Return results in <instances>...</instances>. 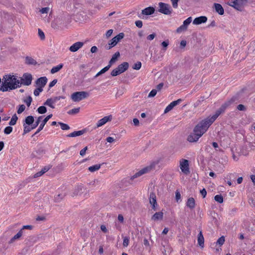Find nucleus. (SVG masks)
<instances>
[{
  "label": "nucleus",
  "mask_w": 255,
  "mask_h": 255,
  "mask_svg": "<svg viewBox=\"0 0 255 255\" xmlns=\"http://www.w3.org/2000/svg\"><path fill=\"white\" fill-rule=\"evenodd\" d=\"M129 239L128 237H125L124 238L123 240V246L125 247H127L129 244Z\"/></svg>",
  "instance_id": "49530a36"
},
{
  "label": "nucleus",
  "mask_w": 255,
  "mask_h": 255,
  "mask_svg": "<svg viewBox=\"0 0 255 255\" xmlns=\"http://www.w3.org/2000/svg\"><path fill=\"white\" fill-rule=\"evenodd\" d=\"M44 151L43 149L42 148H40L36 151V155L34 154V155L35 157L40 158V156H41L44 154Z\"/></svg>",
  "instance_id": "c9c22d12"
},
{
  "label": "nucleus",
  "mask_w": 255,
  "mask_h": 255,
  "mask_svg": "<svg viewBox=\"0 0 255 255\" xmlns=\"http://www.w3.org/2000/svg\"><path fill=\"white\" fill-rule=\"evenodd\" d=\"M52 115H49L47 116L41 122V123L40 124L39 127H38L37 131L34 133V135L38 133L39 132H40L44 128L45 125L46 124V123L48 122V121L52 117Z\"/></svg>",
  "instance_id": "6ab92c4d"
},
{
  "label": "nucleus",
  "mask_w": 255,
  "mask_h": 255,
  "mask_svg": "<svg viewBox=\"0 0 255 255\" xmlns=\"http://www.w3.org/2000/svg\"><path fill=\"white\" fill-rule=\"evenodd\" d=\"M42 116H40L37 118L35 123L32 125L31 128H35L38 126V125L40 123L41 119H42Z\"/></svg>",
  "instance_id": "4c0bfd02"
},
{
  "label": "nucleus",
  "mask_w": 255,
  "mask_h": 255,
  "mask_svg": "<svg viewBox=\"0 0 255 255\" xmlns=\"http://www.w3.org/2000/svg\"><path fill=\"white\" fill-rule=\"evenodd\" d=\"M17 119H18V118H17L16 115V114H14L12 116V117L10 122H9V125L10 126H14V125H15L16 124V123Z\"/></svg>",
  "instance_id": "2f4dec72"
},
{
  "label": "nucleus",
  "mask_w": 255,
  "mask_h": 255,
  "mask_svg": "<svg viewBox=\"0 0 255 255\" xmlns=\"http://www.w3.org/2000/svg\"><path fill=\"white\" fill-rule=\"evenodd\" d=\"M248 3L247 0H231L228 4L238 10L242 11L243 7Z\"/></svg>",
  "instance_id": "39448f33"
},
{
  "label": "nucleus",
  "mask_w": 255,
  "mask_h": 255,
  "mask_svg": "<svg viewBox=\"0 0 255 255\" xmlns=\"http://www.w3.org/2000/svg\"><path fill=\"white\" fill-rule=\"evenodd\" d=\"M101 167V164H95L93 166H90L88 168V170L91 172H94L98 170Z\"/></svg>",
  "instance_id": "7c9ffc66"
},
{
  "label": "nucleus",
  "mask_w": 255,
  "mask_h": 255,
  "mask_svg": "<svg viewBox=\"0 0 255 255\" xmlns=\"http://www.w3.org/2000/svg\"><path fill=\"white\" fill-rule=\"evenodd\" d=\"M125 36L124 33H120L117 36L113 38L108 43V45H106V48L107 49H110L114 46H116L117 44Z\"/></svg>",
  "instance_id": "1a4fd4ad"
},
{
  "label": "nucleus",
  "mask_w": 255,
  "mask_h": 255,
  "mask_svg": "<svg viewBox=\"0 0 255 255\" xmlns=\"http://www.w3.org/2000/svg\"><path fill=\"white\" fill-rule=\"evenodd\" d=\"M225 241L224 237L222 236L218 239L217 241L215 243L221 246L224 244Z\"/></svg>",
  "instance_id": "ea45409f"
},
{
  "label": "nucleus",
  "mask_w": 255,
  "mask_h": 255,
  "mask_svg": "<svg viewBox=\"0 0 255 255\" xmlns=\"http://www.w3.org/2000/svg\"><path fill=\"white\" fill-rule=\"evenodd\" d=\"M110 65H108L104 68H103L100 72H99L95 76V77H97V76H99L100 75L103 74L105 73L106 71H107L109 68H110Z\"/></svg>",
  "instance_id": "72a5a7b5"
},
{
  "label": "nucleus",
  "mask_w": 255,
  "mask_h": 255,
  "mask_svg": "<svg viewBox=\"0 0 255 255\" xmlns=\"http://www.w3.org/2000/svg\"><path fill=\"white\" fill-rule=\"evenodd\" d=\"M212 124L207 118L201 121L194 128L193 132L188 135L187 140L190 142L197 141Z\"/></svg>",
  "instance_id": "f257e3e1"
},
{
  "label": "nucleus",
  "mask_w": 255,
  "mask_h": 255,
  "mask_svg": "<svg viewBox=\"0 0 255 255\" xmlns=\"http://www.w3.org/2000/svg\"><path fill=\"white\" fill-rule=\"evenodd\" d=\"M12 128L10 126L6 127L4 129V133L6 134H9L12 132Z\"/></svg>",
  "instance_id": "37998d69"
},
{
  "label": "nucleus",
  "mask_w": 255,
  "mask_h": 255,
  "mask_svg": "<svg viewBox=\"0 0 255 255\" xmlns=\"http://www.w3.org/2000/svg\"><path fill=\"white\" fill-rule=\"evenodd\" d=\"M37 111L39 114H43L46 112L47 110L45 107L40 106L37 109Z\"/></svg>",
  "instance_id": "58836bf2"
},
{
  "label": "nucleus",
  "mask_w": 255,
  "mask_h": 255,
  "mask_svg": "<svg viewBox=\"0 0 255 255\" xmlns=\"http://www.w3.org/2000/svg\"><path fill=\"white\" fill-rule=\"evenodd\" d=\"M163 86V84L161 83L156 86L155 89H156L157 91H159L162 88Z\"/></svg>",
  "instance_id": "774afa93"
},
{
  "label": "nucleus",
  "mask_w": 255,
  "mask_h": 255,
  "mask_svg": "<svg viewBox=\"0 0 255 255\" xmlns=\"http://www.w3.org/2000/svg\"><path fill=\"white\" fill-rule=\"evenodd\" d=\"M214 8L216 11L220 15H223L224 13V10L223 6L219 3H215Z\"/></svg>",
  "instance_id": "b1692460"
},
{
  "label": "nucleus",
  "mask_w": 255,
  "mask_h": 255,
  "mask_svg": "<svg viewBox=\"0 0 255 255\" xmlns=\"http://www.w3.org/2000/svg\"><path fill=\"white\" fill-rule=\"evenodd\" d=\"M237 109L239 111H244L246 110V107L242 104H240L237 106Z\"/></svg>",
  "instance_id": "13d9d810"
},
{
  "label": "nucleus",
  "mask_w": 255,
  "mask_h": 255,
  "mask_svg": "<svg viewBox=\"0 0 255 255\" xmlns=\"http://www.w3.org/2000/svg\"><path fill=\"white\" fill-rule=\"evenodd\" d=\"M179 0H171L172 6L174 8H177L178 7V1Z\"/></svg>",
  "instance_id": "864d4df0"
},
{
  "label": "nucleus",
  "mask_w": 255,
  "mask_h": 255,
  "mask_svg": "<svg viewBox=\"0 0 255 255\" xmlns=\"http://www.w3.org/2000/svg\"><path fill=\"white\" fill-rule=\"evenodd\" d=\"M22 229H21L12 238L10 241V243H12L14 240H17L22 235Z\"/></svg>",
  "instance_id": "c756f323"
},
{
  "label": "nucleus",
  "mask_w": 255,
  "mask_h": 255,
  "mask_svg": "<svg viewBox=\"0 0 255 255\" xmlns=\"http://www.w3.org/2000/svg\"><path fill=\"white\" fill-rule=\"evenodd\" d=\"M141 67V63L140 62H137L134 64L133 68L135 70H139Z\"/></svg>",
  "instance_id": "09e8293b"
},
{
  "label": "nucleus",
  "mask_w": 255,
  "mask_h": 255,
  "mask_svg": "<svg viewBox=\"0 0 255 255\" xmlns=\"http://www.w3.org/2000/svg\"><path fill=\"white\" fill-rule=\"evenodd\" d=\"M63 67V64H60L57 65L56 66L53 67L51 69V71H50L51 73L54 74V73L58 72L59 70H60Z\"/></svg>",
  "instance_id": "bb28decb"
},
{
  "label": "nucleus",
  "mask_w": 255,
  "mask_h": 255,
  "mask_svg": "<svg viewBox=\"0 0 255 255\" xmlns=\"http://www.w3.org/2000/svg\"><path fill=\"white\" fill-rule=\"evenodd\" d=\"M158 11L164 14L169 15L171 13L172 9L169 4L163 2L159 3Z\"/></svg>",
  "instance_id": "9d476101"
},
{
  "label": "nucleus",
  "mask_w": 255,
  "mask_h": 255,
  "mask_svg": "<svg viewBox=\"0 0 255 255\" xmlns=\"http://www.w3.org/2000/svg\"><path fill=\"white\" fill-rule=\"evenodd\" d=\"M163 213L162 212H156L152 217L151 220L156 221L163 219Z\"/></svg>",
  "instance_id": "4be33fe9"
},
{
  "label": "nucleus",
  "mask_w": 255,
  "mask_h": 255,
  "mask_svg": "<svg viewBox=\"0 0 255 255\" xmlns=\"http://www.w3.org/2000/svg\"><path fill=\"white\" fill-rule=\"evenodd\" d=\"M84 45L83 42H77L75 43H74L72 45H71L70 48L69 50L71 52H76L78 51L80 48H81Z\"/></svg>",
  "instance_id": "aec40b11"
},
{
  "label": "nucleus",
  "mask_w": 255,
  "mask_h": 255,
  "mask_svg": "<svg viewBox=\"0 0 255 255\" xmlns=\"http://www.w3.org/2000/svg\"><path fill=\"white\" fill-rule=\"evenodd\" d=\"M157 164L155 162H153L150 164L149 165L141 169H140L138 172H136L131 177V179H135L137 177H138L144 174L147 173L149 172L152 169H153L155 165Z\"/></svg>",
  "instance_id": "20e7f679"
},
{
  "label": "nucleus",
  "mask_w": 255,
  "mask_h": 255,
  "mask_svg": "<svg viewBox=\"0 0 255 255\" xmlns=\"http://www.w3.org/2000/svg\"><path fill=\"white\" fill-rule=\"evenodd\" d=\"M32 98L29 96L26 99H25L24 100V103L26 104V105L28 107H29L31 104V103L32 102Z\"/></svg>",
  "instance_id": "3c124183"
},
{
  "label": "nucleus",
  "mask_w": 255,
  "mask_h": 255,
  "mask_svg": "<svg viewBox=\"0 0 255 255\" xmlns=\"http://www.w3.org/2000/svg\"><path fill=\"white\" fill-rule=\"evenodd\" d=\"M236 98L233 97L231 98L230 100L225 103L223 105L221 106V107L216 111L215 114L213 115L212 117H209L207 118L210 122V123H213V122L217 119V118L223 113L226 108L231 105L233 102H234L236 100Z\"/></svg>",
  "instance_id": "f03ea898"
},
{
  "label": "nucleus",
  "mask_w": 255,
  "mask_h": 255,
  "mask_svg": "<svg viewBox=\"0 0 255 255\" xmlns=\"http://www.w3.org/2000/svg\"><path fill=\"white\" fill-rule=\"evenodd\" d=\"M149 203L152 205V208L153 210H156L157 203L156 202V197L155 194L153 192H151L149 195Z\"/></svg>",
  "instance_id": "4468645a"
},
{
  "label": "nucleus",
  "mask_w": 255,
  "mask_h": 255,
  "mask_svg": "<svg viewBox=\"0 0 255 255\" xmlns=\"http://www.w3.org/2000/svg\"><path fill=\"white\" fill-rule=\"evenodd\" d=\"M87 150V146L84 147L82 150H81V151H80V155H81L82 156H84L85 155L86 151Z\"/></svg>",
  "instance_id": "e2e57ef3"
},
{
  "label": "nucleus",
  "mask_w": 255,
  "mask_h": 255,
  "mask_svg": "<svg viewBox=\"0 0 255 255\" xmlns=\"http://www.w3.org/2000/svg\"><path fill=\"white\" fill-rule=\"evenodd\" d=\"M186 44H187V42H186V40H182L181 42H180V47L181 48H184L186 45Z\"/></svg>",
  "instance_id": "338daca9"
},
{
  "label": "nucleus",
  "mask_w": 255,
  "mask_h": 255,
  "mask_svg": "<svg viewBox=\"0 0 255 255\" xmlns=\"http://www.w3.org/2000/svg\"><path fill=\"white\" fill-rule=\"evenodd\" d=\"M80 111V108H74V109H72V110H69L67 113L69 115H73V114H77Z\"/></svg>",
  "instance_id": "a19ab883"
},
{
  "label": "nucleus",
  "mask_w": 255,
  "mask_h": 255,
  "mask_svg": "<svg viewBox=\"0 0 255 255\" xmlns=\"http://www.w3.org/2000/svg\"><path fill=\"white\" fill-rule=\"evenodd\" d=\"M49 10V8L48 7H45L42 8L40 10V12L41 13H47L48 12Z\"/></svg>",
  "instance_id": "5fc2aeb1"
},
{
  "label": "nucleus",
  "mask_w": 255,
  "mask_h": 255,
  "mask_svg": "<svg viewBox=\"0 0 255 255\" xmlns=\"http://www.w3.org/2000/svg\"><path fill=\"white\" fill-rule=\"evenodd\" d=\"M155 9L153 7L149 6L142 10L140 15L138 17L144 19L146 18L145 16L151 15L154 12Z\"/></svg>",
  "instance_id": "f8f14e48"
},
{
  "label": "nucleus",
  "mask_w": 255,
  "mask_h": 255,
  "mask_svg": "<svg viewBox=\"0 0 255 255\" xmlns=\"http://www.w3.org/2000/svg\"><path fill=\"white\" fill-rule=\"evenodd\" d=\"M38 35L41 39H44L45 38L44 32L40 29H38Z\"/></svg>",
  "instance_id": "6e6d98bb"
},
{
  "label": "nucleus",
  "mask_w": 255,
  "mask_h": 255,
  "mask_svg": "<svg viewBox=\"0 0 255 255\" xmlns=\"http://www.w3.org/2000/svg\"><path fill=\"white\" fill-rule=\"evenodd\" d=\"M112 119V115H109L108 116L104 117L103 118L99 120L97 123V128L100 127L105 124H106L107 122L111 121Z\"/></svg>",
  "instance_id": "dca6fc26"
},
{
  "label": "nucleus",
  "mask_w": 255,
  "mask_h": 255,
  "mask_svg": "<svg viewBox=\"0 0 255 255\" xmlns=\"http://www.w3.org/2000/svg\"><path fill=\"white\" fill-rule=\"evenodd\" d=\"M50 168V167L49 166H45L44 168H43L41 170L42 174H44L45 172H46L47 171H48L49 170Z\"/></svg>",
  "instance_id": "052dcab7"
},
{
  "label": "nucleus",
  "mask_w": 255,
  "mask_h": 255,
  "mask_svg": "<svg viewBox=\"0 0 255 255\" xmlns=\"http://www.w3.org/2000/svg\"><path fill=\"white\" fill-rule=\"evenodd\" d=\"M120 54L119 52H116L112 56V58L111 59L110 61H109V65H110V66L114 63L116 60H117L118 58L120 56Z\"/></svg>",
  "instance_id": "393cba45"
},
{
  "label": "nucleus",
  "mask_w": 255,
  "mask_h": 255,
  "mask_svg": "<svg viewBox=\"0 0 255 255\" xmlns=\"http://www.w3.org/2000/svg\"><path fill=\"white\" fill-rule=\"evenodd\" d=\"M84 132H85V130H84L74 131V132H73L70 133L69 135H68V136L76 137V136H80V135L83 134Z\"/></svg>",
  "instance_id": "a878e982"
},
{
  "label": "nucleus",
  "mask_w": 255,
  "mask_h": 255,
  "mask_svg": "<svg viewBox=\"0 0 255 255\" xmlns=\"http://www.w3.org/2000/svg\"><path fill=\"white\" fill-rule=\"evenodd\" d=\"M113 32V29L108 30L106 33V36L107 38H109V37H110L111 36V35L112 34Z\"/></svg>",
  "instance_id": "0e129e2a"
},
{
  "label": "nucleus",
  "mask_w": 255,
  "mask_h": 255,
  "mask_svg": "<svg viewBox=\"0 0 255 255\" xmlns=\"http://www.w3.org/2000/svg\"><path fill=\"white\" fill-rule=\"evenodd\" d=\"M17 78L20 80H32V76L31 74L28 73H24L22 77H18L16 75L9 74L4 75L2 80H17Z\"/></svg>",
  "instance_id": "0eeeda50"
},
{
  "label": "nucleus",
  "mask_w": 255,
  "mask_h": 255,
  "mask_svg": "<svg viewBox=\"0 0 255 255\" xmlns=\"http://www.w3.org/2000/svg\"><path fill=\"white\" fill-rule=\"evenodd\" d=\"M180 168L182 172L187 174L189 173V161L187 159H181L180 160Z\"/></svg>",
  "instance_id": "9b49d317"
},
{
  "label": "nucleus",
  "mask_w": 255,
  "mask_h": 255,
  "mask_svg": "<svg viewBox=\"0 0 255 255\" xmlns=\"http://www.w3.org/2000/svg\"><path fill=\"white\" fill-rule=\"evenodd\" d=\"M23 127H24V130H23L24 134L29 132L31 129H33V128H30L28 126L25 125V124H23Z\"/></svg>",
  "instance_id": "a18cd8bd"
},
{
  "label": "nucleus",
  "mask_w": 255,
  "mask_h": 255,
  "mask_svg": "<svg viewBox=\"0 0 255 255\" xmlns=\"http://www.w3.org/2000/svg\"><path fill=\"white\" fill-rule=\"evenodd\" d=\"M3 81L2 82L0 90L2 92L14 89L19 86V81Z\"/></svg>",
  "instance_id": "7ed1b4c3"
},
{
  "label": "nucleus",
  "mask_w": 255,
  "mask_h": 255,
  "mask_svg": "<svg viewBox=\"0 0 255 255\" xmlns=\"http://www.w3.org/2000/svg\"><path fill=\"white\" fill-rule=\"evenodd\" d=\"M47 81H36L35 86L41 89L46 84Z\"/></svg>",
  "instance_id": "473e14b6"
},
{
  "label": "nucleus",
  "mask_w": 255,
  "mask_h": 255,
  "mask_svg": "<svg viewBox=\"0 0 255 255\" xmlns=\"http://www.w3.org/2000/svg\"><path fill=\"white\" fill-rule=\"evenodd\" d=\"M182 101L181 99H178L176 101H174L170 103L165 109L164 113L165 114L168 113L169 111H170L171 110L173 109V108L181 103Z\"/></svg>",
  "instance_id": "f3484780"
},
{
  "label": "nucleus",
  "mask_w": 255,
  "mask_h": 255,
  "mask_svg": "<svg viewBox=\"0 0 255 255\" xmlns=\"http://www.w3.org/2000/svg\"><path fill=\"white\" fill-rule=\"evenodd\" d=\"M135 25L138 28H141L142 26V22L141 20H137L135 22Z\"/></svg>",
  "instance_id": "bf43d9fd"
},
{
  "label": "nucleus",
  "mask_w": 255,
  "mask_h": 255,
  "mask_svg": "<svg viewBox=\"0 0 255 255\" xmlns=\"http://www.w3.org/2000/svg\"><path fill=\"white\" fill-rule=\"evenodd\" d=\"M43 89L41 87H38L34 91V95L37 96L39 95L40 93L42 91Z\"/></svg>",
  "instance_id": "8fccbe9b"
},
{
  "label": "nucleus",
  "mask_w": 255,
  "mask_h": 255,
  "mask_svg": "<svg viewBox=\"0 0 255 255\" xmlns=\"http://www.w3.org/2000/svg\"><path fill=\"white\" fill-rule=\"evenodd\" d=\"M25 63L28 65H35L36 64V61L32 58L30 57H26L25 58Z\"/></svg>",
  "instance_id": "c85d7f7f"
},
{
  "label": "nucleus",
  "mask_w": 255,
  "mask_h": 255,
  "mask_svg": "<svg viewBox=\"0 0 255 255\" xmlns=\"http://www.w3.org/2000/svg\"><path fill=\"white\" fill-rule=\"evenodd\" d=\"M25 107L24 105H19L17 111V113L18 114L22 113L25 110Z\"/></svg>",
  "instance_id": "de8ad7c7"
},
{
  "label": "nucleus",
  "mask_w": 255,
  "mask_h": 255,
  "mask_svg": "<svg viewBox=\"0 0 255 255\" xmlns=\"http://www.w3.org/2000/svg\"><path fill=\"white\" fill-rule=\"evenodd\" d=\"M34 122V117L32 116H27L25 119V124L27 125H32Z\"/></svg>",
  "instance_id": "cd10ccee"
},
{
  "label": "nucleus",
  "mask_w": 255,
  "mask_h": 255,
  "mask_svg": "<svg viewBox=\"0 0 255 255\" xmlns=\"http://www.w3.org/2000/svg\"><path fill=\"white\" fill-rule=\"evenodd\" d=\"M89 96V94L85 91L76 92L73 93L71 96V98L73 101L75 102H79Z\"/></svg>",
  "instance_id": "6e6552de"
},
{
  "label": "nucleus",
  "mask_w": 255,
  "mask_h": 255,
  "mask_svg": "<svg viewBox=\"0 0 255 255\" xmlns=\"http://www.w3.org/2000/svg\"><path fill=\"white\" fill-rule=\"evenodd\" d=\"M128 66L129 64L128 62H123L111 72V75L116 76L124 72L128 69Z\"/></svg>",
  "instance_id": "423d86ee"
},
{
  "label": "nucleus",
  "mask_w": 255,
  "mask_h": 255,
  "mask_svg": "<svg viewBox=\"0 0 255 255\" xmlns=\"http://www.w3.org/2000/svg\"><path fill=\"white\" fill-rule=\"evenodd\" d=\"M207 21V17L205 16H201L195 18L193 21V24L195 25H199L203 23H205Z\"/></svg>",
  "instance_id": "a211bd4d"
},
{
  "label": "nucleus",
  "mask_w": 255,
  "mask_h": 255,
  "mask_svg": "<svg viewBox=\"0 0 255 255\" xmlns=\"http://www.w3.org/2000/svg\"><path fill=\"white\" fill-rule=\"evenodd\" d=\"M58 124L60 125L61 128L63 130H68L70 129V127L66 124L59 122Z\"/></svg>",
  "instance_id": "79ce46f5"
},
{
  "label": "nucleus",
  "mask_w": 255,
  "mask_h": 255,
  "mask_svg": "<svg viewBox=\"0 0 255 255\" xmlns=\"http://www.w3.org/2000/svg\"><path fill=\"white\" fill-rule=\"evenodd\" d=\"M186 204L187 207H189L191 209L194 208L195 206V201L194 199L192 197L188 198Z\"/></svg>",
  "instance_id": "5701e85b"
},
{
  "label": "nucleus",
  "mask_w": 255,
  "mask_h": 255,
  "mask_svg": "<svg viewBox=\"0 0 255 255\" xmlns=\"http://www.w3.org/2000/svg\"><path fill=\"white\" fill-rule=\"evenodd\" d=\"M156 36V34L155 33H152V34H149V35H148L147 36V39L148 40H152Z\"/></svg>",
  "instance_id": "4d7b16f0"
},
{
  "label": "nucleus",
  "mask_w": 255,
  "mask_h": 255,
  "mask_svg": "<svg viewBox=\"0 0 255 255\" xmlns=\"http://www.w3.org/2000/svg\"><path fill=\"white\" fill-rule=\"evenodd\" d=\"M192 21V17H189L186 20L183 21V24L179 26L176 29V31L178 33H180L183 31H185L187 29L188 25Z\"/></svg>",
  "instance_id": "ddd939ff"
},
{
  "label": "nucleus",
  "mask_w": 255,
  "mask_h": 255,
  "mask_svg": "<svg viewBox=\"0 0 255 255\" xmlns=\"http://www.w3.org/2000/svg\"><path fill=\"white\" fill-rule=\"evenodd\" d=\"M19 84H23L25 85H29L31 83V81H19Z\"/></svg>",
  "instance_id": "680f3d73"
},
{
  "label": "nucleus",
  "mask_w": 255,
  "mask_h": 255,
  "mask_svg": "<svg viewBox=\"0 0 255 255\" xmlns=\"http://www.w3.org/2000/svg\"><path fill=\"white\" fill-rule=\"evenodd\" d=\"M198 244L201 248H203L204 247V238L202 234L201 231H200L197 239Z\"/></svg>",
  "instance_id": "412c9836"
},
{
  "label": "nucleus",
  "mask_w": 255,
  "mask_h": 255,
  "mask_svg": "<svg viewBox=\"0 0 255 255\" xmlns=\"http://www.w3.org/2000/svg\"><path fill=\"white\" fill-rule=\"evenodd\" d=\"M181 198V194L179 191H176L175 192V199L176 201L178 202Z\"/></svg>",
  "instance_id": "603ef678"
},
{
  "label": "nucleus",
  "mask_w": 255,
  "mask_h": 255,
  "mask_svg": "<svg viewBox=\"0 0 255 255\" xmlns=\"http://www.w3.org/2000/svg\"><path fill=\"white\" fill-rule=\"evenodd\" d=\"M161 44V46H162V50L163 51H166L167 50L168 46L169 44V41L168 39H166L165 41H163Z\"/></svg>",
  "instance_id": "f704fd0d"
},
{
  "label": "nucleus",
  "mask_w": 255,
  "mask_h": 255,
  "mask_svg": "<svg viewBox=\"0 0 255 255\" xmlns=\"http://www.w3.org/2000/svg\"><path fill=\"white\" fill-rule=\"evenodd\" d=\"M215 200L219 203H222L223 202V197L221 195H217L214 197Z\"/></svg>",
  "instance_id": "e433bc0d"
},
{
  "label": "nucleus",
  "mask_w": 255,
  "mask_h": 255,
  "mask_svg": "<svg viewBox=\"0 0 255 255\" xmlns=\"http://www.w3.org/2000/svg\"><path fill=\"white\" fill-rule=\"evenodd\" d=\"M60 99V97H56L53 98L48 99L44 103V105L48 106L51 108H54V105Z\"/></svg>",
  "instance_id": "2eb2a0df"
},
{
  "label": "nucleus",
  "mask_w": 255,
  "mask_h": 255,
  "mask_svg": "<svg viewBox=\"0 0 255 255\" xmlns=\"http://www.w3.org/2000/svg\"><path fill=\"white\" fill-rule=\"evenodd\" d=\"M158 91H157L156 89H152L150 92L149 93L148 95V98H152V97H154L157 94V92Z\"/></svg>",
  "instance_id": "c03bdc74"
},
{
  "label": "nucleus",
  "mask_w": 255,
  "mask_h": 255,
  "mask_svg": "<svg viewBox=\"0 0 255 255\" xmlns=\"http://www.w3.org/2000/svg\"><path fill=\"white\" fill-rule=\"evenodd\" d=\"M200 193L202 195V196H203V197L205 198L207 194V192H206V190H205V189L203 188V189L200 190Z\"/></svg>",
  "instance_id": "69168bd1"
}]
</instances>
